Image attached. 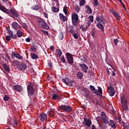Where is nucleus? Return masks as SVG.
I'll use <instances>...</instances> for the list:
<instances>
[{
    "label": "nucleus",
    "instance_id": "5",
    "mask_svg": "<svg viewBox=\"0 0 129 129\" xmlns=\"http://www.w3.org/2000/svg\"><path fill=\"white\" fill-rule=\"evenodd\" d=\"M58 109H60L61 110H63V111H65L68 113L71 112L73 110L72 107L70 105H61L59 106Z\"/></svg>",
    "mask_w": 129,
    "mask_h": 129
},
{
    "label": "nucleus",
    "instance_id": "57",
    "mask_svg": "<svg viewBox=\"0 0 129 129\" xmlns=\"http://www.w3.org/2000/svg\"><path fill=\"white\" fill-rule=\"evenodd\" d=\"M73 36L75 39H78V35H77L76 33H74Z\"/></svg>",
    "mask_w": 129,
    "mask_h": 129
},
{
    "label": "nucleus",
    "instance_id": "12",
    "mask_svg": "<svg viewBox=\"0 0 129 129\" xmlns=\"http://www.w3.org/2000/svg\"><path fill=\"white\" fill-rule=\"evenodd\" d=\"M62 81L66 85H70V86H73V82L71 80H70V79L69 78H66V79L63 78L62 79Z\"/></svg>",
    "mask_w": 129,
    "mask_h": 129
},
{
    "label": "nucleus",
    "instance_id": "59",
    "mask_svg": "<svg viewBox=\"0 0 129 129\" xmlns=\"http://www.w3.org/2000/svg\"><path fill=\"white\" fill-rule=\"evenodd\" d=\"M43 15L45 18H46V19H48V13H47L46 12H44Z\"/></svg>",
    "mask_w": 129,
    "mask_h": 129
},
{
    "label": "nucleus",
    "instance_id": "18",
    "mask_svg": "<svg viewBox=\"0 0 129 129\" xmlns=\"http://www.w3.org/2000/svg\"><path fill=\"white\" fill-rule=\"evenodd\" d=\"M12 27L14 29V30H16V31L19 29H21V28H22V26L21 25H19L18 23L17 22H13L12 24Z\"/></svg>",
    "mask_w": 129,
    "mask_h": 129
},
{
    "label": "nucleus",
    "instance_id": "61",
    "mask_svg": "<svg viewBox=\"0 0 129 129\" xmlns=\"http://www.w3.org/2000/svg\"><path fill=\"white\" fill-rule=\"evenodd\" d=\"M50 50L52 51V52L54 51V46H51L49 48Z\"/></svg>",
    "mask_w": 129,
    "mask_h": 129
},
{
    "label": "nucleus",
    "instance_id": "62",
    "mask_svg": "<svg viewBox=\"0 0 129 129\" xmlns=\"http://www.w3.org/2000/svg\"><path fill=\"white\" fill-rule=\"evenodd\" d=\"M48 65H49V67H50V68H52V67H53V66L52 65V62H49L48 63Z\"/></svg>",
    "mask_w": 129,
    "mask_h": 129
},
{
    "label": "nucleus",
    "instance_id": "19",
    "mask_svg": "<svg viewBox=\"0 0 129 129\" xmlns=\"http://www.w3.org/2000/svg\"><path fill=\"white\" fill-rule=\"evenodd\" d=\"M12 55L14 56V57H16V58H17V59H19V60H22V59H23V56L20 55V53L18 52H12Z\"/></svg>",
    "mask_w": 129,
    "mask_h": 129
},
{
    "label": "nucleus",
    "instance_id": "28",
    "mask_svg": "<svg viewBox=\"0 0 129 129\" xmlns=\"http://www.w3.org/2000/svg\"><path fill=\"white\" fill-rule=\"evenodd\" d=\"M77 77L78 79H82V78H83V73L80 71L78 72L77 74Z\"/></svg>",
    "mask_w": 129,
    "mask_h": 129
},
{
    "label": "nucleus",
    "instance_id": "17",
    "mask_svg": "<svg viewBox=\"0 0 129 129\" xmlns=\"http://www.w3.org/2000/svg\"><path fill=\"white\" fill-rule=\"evenodd\" d=\"M14 89L16 90V91H17V92H22L23 90H24V88L21 85H15L13 86Z\"/></svg>",
    "mask_w": 129,
    "mask_h": 129
},
{
    "label": "nucleus",
    "instance_id": "7",
    "mask_svg": "<svg viewBox=\"0 0 129 129\" xmlns=\"http://www.w3.org/2000/svg\"><path fill=\"white\" fill-rule=\"evenodd\" d=\"M96 20L98 23H101L103 25H105V18L103 15L98 14L96 17Z\"/></svg>",
    "mask_w": 129,
    "mask_h": 129
},
{
    "label": "nucleus",
    "instance_id": "24",
    "mask_svg": "<svg viewBox=\"0 0 129 129\" xmlns=\"http://www.w3.org/2000/svg\"><path fill=\"white\" fill-rule=\"evenodd\" d=\"M16 34L17 38H21V37H23L24 35V33H23L20 29L17 30Z\"/></svg>",
    "mask_w": 129,
    "mask_h": 129
},
{
    "label": "nucleus",
    "instance_id": "42",
    "mask_svg": "<svg viewBox=\"0 0 129 129\" xmlns=\"http://www.w3.org/2000/svg\"><path fill=\"white\" fill-rule=\"evenodd\" d=\"M89 22L90 23H93V21H94V18H93V16L91 15V16H90L89 17Z\"/></svg>",
    "mask_w": 129,
    "mask_h": 129
},
{
    "label": "nucleus",
    "instance_id": "41",
    "mask_svg": "<svg viewBox=\"0 0 129 129\" xmlns=\"http://www.w3.org/2000/svg\"><path fill=\"white\" fill-rule=\"evenodd\" d=\"M58 97H59V96H58V95H57L56 94H54L52 95V99L56 100L58 98Z\"/></svg>",
    "mask_w": 129,
    "mask_h": 129
},
{
    "label": "nucleus",
    "instance_id": "15",
    "mask_svg": "<svg viewBox=\"0 0 129 129\" xmlns=\"http://www.w3.org/2000/svg\"><path fill=\"white\" fill-rule=\"evenodd\" d=\"M27 67H28L26 63H21L18 66L17 68L19 70H20V71H25V69H26Z\"/></svg>",
    "mask_w": 129,
    "mask_h": 129
},
{
    "label": "nucleus",
    "instance_id": "10",
    "mask_svg": "<svg viewBox=\"0 0 129 129\" xmlns=\"http://www.w3.org/2000/svg\"><path fill=\"white\" fill-rule=\"evenodd\" d=\"M79 66L81 68V70L85 73H87V71L89 69L88 66L85 63H79Z\"/></svg>",
    "mask_w": 129,
    "mask_h": 129
},
{
    "label": "nucleus",
    "instance_id": "37",
    "mask_svg": "<svg viewBox=\"0 0 129 129\" xmlns=\"http://www.w3.org/2000/svg\"><path fill=\"white\" fill-rule=\"evenodd\" d=\"M85 4H86V1H85V0H81L79 5L80 6V7H83V6H84Z\"/></svg>",
    "mask_w": 129,
    "mask_h": 129
},
{
    "label": "nucleus",
    "instance_id": "26",
    "mask_svg": "<svg viewBox=\"0 0 129 129\" xmlns=\"http://www.w3.org/2000/svg\"><path fill=\"white\" fill-rule=\"evenodd\" d=\"M3 67L5 69V71L7 72H10V66H9V65L6 63H3Z\"/></svg>",
    "mask_w": 129,
    "mask_h": 129
},
{
    "label": "nucleus",
    "instance_id": "43",
    "mask_svg": "<svg viewBox=\"0 0 129 129\" xmlns=\"http://www.w3.org/2000/svg\"><path fill=\"white\" fill-rule=\"evenodd\" d=\"M110 12L114 16V17H117V16H118V14H117L116 12H115L113 10H111Z\"/></svg>",
    "mask_w": 129,
    "mask_h": 129
},
{
    "label": "nucleus",
    "instance_id": "49",
    "mask_svg": "<svg viewBox=\"0 0 129 129\" xmlns=\"http://www.w3.org/2000/svg\"><path fill=\"white\" fill-rule=\"evenodd\" d=\"M114 43L115 45V46L117 45V43H118V39L117 38H115L114 39Z\"/></svg>",
    "mask_w": 129,
    "mask_h": 129
},
{
    "label": "nucleus",
    "instance_id": "29",
    "mask_svg": "<svg viewBox=\"0 0 129 129\" xmlns=\"http://www.w3.org/2000/svg\"><path fill=\"white\" fill-rule=\"evenodd\" d=\"M85 8L86 9V12L88 14H92V9L89 7V6L87 5L85 6Z\"/></svg>",
    "mask_w": 129,
    "mask_h": 129
},
{
    "label": "nucleus",
    "instance_id": "32",
    "mask_svg": "<svg viewBox=\"0 0 129 129\" xmlns=\"http://www.w3.org/2000/svg\"><path fill=\"white\" fill-rule=\"evenodd\" d=\"M12 65L13 66H19V65H20V61H19L18 60H14L12 62Z\"/></svg>",
    "mask_w": 129,
    "mask_h": 129
},
{
    "label": "nucleus",
    "instance_id": "4",
    "mask_svg": "<svg viewBox=\"0 0 129 129\" xmlns=\"http://www.w3.org/2000/svg\"><path fill=\"white\" fill-rule=\"evenodd\" d=\"M90 89L92 93L94 94H96V95H102V89L101 87H98V90L95 89V87L92 85H90Z\"/></svg>",
    "mask_w": 129,
    "mask_h": 129
},
{
    "label": "nucleus",
    "instance_id": "38",
    "mask_svg": "<svg viewBox=\"0 0 129 129\" xmlns=\"http://www.w3.org/2000/svg\"><path fill=\"white\" fill-rule=\"evenodd\" d=\"M48 115L49 116H51L53 117L55 115V112L53 111H50L49 112H48Z\"/></svg>",
    "mask_w": 129,
    "mask_h": 129
},
{
    "label": "nucleus",
    "instance_id": "44",
    "mask_svg": "<svg viewBox=\"0 0 129 129\" xmlns=\"http://www.w3.org/2000/svg\"><path fill=\"white\" fill-rule=\"evenodd\" d=\"M94 1V4L93 5L94 7H97L98 6V0H93Z\"/></svg>",
    "mask_w": 129,
    "mask_h": 129
},
{
    "label": "nucleus",
    "instance_id": "2",
    "mask_svg": "<svg viewBox=\"0 0 129 129\" xmlns=\"http://www.w3.org/2000/svg\"><path fill=\"white\" fill-rule=\"evenodd\" d=\"M120 103L121 104L123 110L125 112V113H126L128 110V106H127V100L126 97L124 95L120 96Z\"/></svg>",
    "mask_w": 129,
    "mask_h": 129
},
{
    "label": "nucleus",
    "instance_id": "27",
    "mask_svg": "<svg viewBox=\"0 0 129 129\" xmlns=\"http://www.w3.org/2000/svg\"><path fill=\"white\" fill-rule=\"evenodd\" d=\"M56 57H58V58L61 57V55H62V51H61L60 49H56Z\"/></svg>",
    "mask_w": 129,
    "mask_h": 129
},
{
    "label": "nucleus",
    "instance_id": "56",
    "mask_svg": "<svg viewBox=\"0 0 129 129\" xmlns=\"http://www.w3.org/2000/svg\"><path fill=\"white\" fill-rule=\"evenodd\" d=\"M26 42H27V43H30L31 42V38L30 37H28L25 39Z\"/></svg>",
    "mask_w": 129,
    "mask_h": 129
},
{
    "label": "nucleus",
    "instance_id": "31",
    "mask_svg": "<svg viewBox=\"0 0 129 129\" xmlns=\"http://www.w3.org/2000/svg\"><path fill=\"white\" fill-rule=\"evenodd\" d=\"M74 7L76 10V13H79L80 9H79V7H78V6H77V3H75V5H74Z\"/></svg>",
    "mask_w": 129,
    "mask_h": 129
},
{
    "label": "nucleus",
    "instance_id": "23",
    "mask_svg": "<svg viewBox=\"0 0 129 129\" xmlns=\"http://www.w3.org/2000/svg\"><path fill=\"white\" fill-rule=\"evenodd\" d=\"M9 36L11 37V39H14L16 40L17 39V34H14V32L12 30L9 31L8 32Z\"/></svg>",
    "mask_w": 129,
    "mask_h": 129
},
{
    "label": "nucleus",
    "instance_id": "1",
    "mask_svg": "<svg viewBox=\"0 0 129 129\" xmlns=\"http://www.w3.org/2000/svg\"><path fill=\"white\" fill-rule=\"evenodd\" d=\"M0 10L2 11V12H3V13H5V14L9 15L10 17H12V18H13V17H15V18H19V14H18V12H17V11L12 9H11L9 10L1 3Z\"/></svg>",
    "mask_w": 129,
    "mask_h": 129
},
{
    "label": "nucleus",
    "instance_id": "9",
    "mask_svg": "<svg viewBox=\"0 0 129 129\" xmlns=\"http://www.w3.org/2000/svg\"><path fill=\"white\" fill-rule=\"evenodd\" d=\"M27 91L28 96H32L34 94V88L32 84H29L27 86Z\"/></svg>",
    "mask_w": 129,
    "mask_h": 129
},
{
    "label": "nucleus",
    "instance_id": "34",
    "mask_svg": "<svg viewBox=\"0 0 129 129\" xmlns=\"http://www.w3.org/2000/svg\"><path fill=\"white\" fill-rule=\"evenodd\" d=\"M63 12L66 16H68V10H67V6H66L63 7Z\"/></svg>",
    "mask_w": 129,
    "mask_h": 129
},
{
    "label": "nucleus",
    "instance_id": "20",
    "mask_svg": "<svg viewBox=\"0 0 129 129\" xmlns=\"http://www.w3.org/2000/svg\"><path fill=\"white\" fill-rule=\"evenodd\" d=\"M103 25H104L103 23H102L101 22H98V23L96 24V27L100 30H101L102 32H103V31H104V27L103 26Z\"/></svg>",
    "mask_w": 129,
    "mask_h": 129
},
{
    "label": "nucleus",
    "instance_id": "54",
    "mask_svg": "<svg viewBox=\"0 0 129 129\" xmlns=\"http://www.w3.org/2000/svg\"><path fill=\"white\" fill-rule=\"evenodd\" d=\"M91 36H92V37H93V38H94V37H95V32L93 30L92 31Z\"/></svg>",
    "mask_w": 129,
    "mask_h": 129
},
{
    "label": "nucleus",
    "instance_id": "33",
    "mask_svg": "<svg viewBox=\"0 0 129 129\" xmlns=\"http://www.w3.org/2000/svg\"><path fill=\"white\" fill-rule=\"evenodd\" d=\"M31 9L34 11H39V5H34L33 6H32Z\"/></svg>",
    "mask_w": 129,
    "mask_h": 129
},
{
    "label": "nucleus",
    "instance_id": "11",
    "mask_svg": "<svg viewBox=\"0 0 129 129\" xmlns=\"http://www.w3.org/2000/svg\"><path fill=\"white\" fill-rule=\"evenodd\" d=\"M85 97L87 100H91L92 97H93V94H92V93H91L90 91H87L85 92Z\"/></svg>",
    "mask_w": 129,
    "mask_h": 129
},
{
    "label": "nucleus",
    "instance_id": "3",
    "mask_svg": "<svg viewBox=\"0 0 129 129\" xmlns=\"http://www.w3.org/2000/svg\"><path fill=\"white\" fill-rule=\"evenodd\" d=\"M37 24L39 28L45 29V30H49L50 29V26L47 24L46 21L43 20V19L38 18L37 19Z\"/></svg>",
    "mask_w": 129,
    "mask_h": 129
},
{
    "label": "nucleus",
    "instance_id": "40",
    "mask_svg": "<svg viewBox=\"0 0 129 129\" xmlns=\"http://www.w3.org/2000/svg\"><path fill=\"white\" fill-rule=\"evenodd\" d=\"M4 101H8V100L10 99V97L8 95H5L3 98Z\"/></svg>",
    "mask_w": 129,
    "mask_h": 129
},
{
    "label": "nucleus",
    "instance_id": "53",
    "mask_svg": "<svg viewBox=\"0 0 129 129\" xmlns=\"http://www.w3.org/2000/svg\"><path fill=\"white\" fill-rule=\"evenodd\" d=\"M70 32L71 34H73V33H74V28H73V27H72V28H71V30H70Z\"/></svg>",
    "mask_w": 129,
    "mask_h": 129
},
{
    "label": "nucleus",
    "instance_id": "52",
    "mask_svg": "<svg viewBox=\"0 0 129 129\" xmlns=\"http://www.w3.org/2000/svg\"><path fill=\"white\" fill-rule=\"evenodd\" d=\"M42 33H43V34H45V35H48L49 33L48 32V31H46L44 30H41Z\"/></svg>",
    "mask_w": 129,
    "mask_h": 129
},
{
    "label": "nucleus",
    "instance_id": "36",
    "mask_svg": "<svg viewBox=\"0 0 129 129\" xmlns=\"http://www.w3.org/2000/svg\"><path fill=\"white\" fill-rule=\"evenodd\" d=\"M58 38L59 40H63V39H64V35H63V33H62V32H59Z\"/></svg>",
    "mask_w": 129,
    "mask_h": 129
},
{
    "label": "nucleus",
    "instance_id": "39",
    "mask_svg": "<svg viewBox=\"0 0 129 129\" xmlns=\"http://www.w3.org/2000/svg\"><path fill=\"white\" fill-rule=\"evenodd\" d=\"M103 121L104 123H106V124L109 122V121H108V118H107V116L103 119Z\"/></svg>",
    "mask_w": 129,
    "mask_h": 129
},
{
    "label": "nucleus",
    "instance_id": "45",
    "mask_svg": "<svg viewBox=\"0 0 129 129\" xmlns=\"http://www.w3.org/2000/svg\"><path fill=\"white\" fill-rule=\"evenodd\" d=\"M101 117H102V119H103L106 117H107L106 115H105V113H104V112H102L101 114Z\"/></svg>",
    "mask_w": 129,
    "mask_h": 129
},
{
    "label": "nucleus",
    "instance_id": "50",
    "mask_svg": "<svg viewBox=\"0 0 129 129\" xmlns=\"http://www.w3.org/2000/svg\"><path fill=\"white\" fill-rule=\"evenodd\" d=\"M116 122L120 123V121H121V118L119 117H117L116 118Z\"/></svg>",
    "mask_w": 129,
    "mask_h": 129
},
{
    "label": "nucleus",
    "instance_id": "8",
    "mask_svg": "<svg viewBox=\"0 0 129 129\" xmlns=\"http://www.w3.org/2000/svg\"><path fill=\"white\" fill-rule=\"evenodd\" d=\"M79 20L78 15L76 13L72 15V24L74 26H77V23Z\"/></svg>",
    "mask_w": 129,
    "mask_h": 129
},
{
    "label": "nucleus",
    "instance_id": "60",
    "mask_svg": "<svg viewBox=\"0 0 129 129\" xmlns=\"http://www.w3.org/2000/svg\"><path fill=\"white\" fill-rule=\"evenodd\" d=\"M31 49L32 50V51H36V50H37V48L35 47V46H32Z\"/></svg>",
    "mask_w": 129,
    "mask_h": 129
},
{
    "label": "nucleus",
    "instance_id": "63",
    "mask_svg": "<svg viewBox=\"0 0 129 129\" xmlns=\"http://www.w3.org/2000/svg\"><path fill=\"white\" fill-rule=\"evenodd\" d=\"M117 20H118V21H119L120 20V16L119 15H118L116 17Z\"/></svg>",
    "mask_w": 129,
    "mask_h": 129
},
{
    "label": "nucleus",
    "instance_id": "16",
    "mask_svg": "<svg viewBox=\"0 0 129 129\" xmlns=\"http://www.w3.org/2000/svg\"><path fill=\"white\" fill-rule=\"evenodd\" d=\"M83 123L88 127H90V125H91V120L87 119V118H84Z\"/></svg>",
    "mask_w": 129,
    "mask_h": 129
},
{
    "label": "nucleus",
    "instance_id": "47",
    "mask_svg": "<svg viewBox=\"0 0 129 129\" xmlns=\"http://www.w3.org/2000/svg\"><path fill=\"white\" fill-rule=\"evenodd\" d=\"M22 27L25 30H27V29H28V25L26 23H23L22 24Z\"/></svg>",
    "mask_w": 129,
    "mask_h": 129
},
{
    "label": "nucleus",
    "instance_id": "13",
    "mask_svg": "<svg viewBox=\"0 0 129 129\" xmlns=\"http://www.w3.org/2000/svg\"><path fill=\"white\" fill-rule=\"evenodd\" d=\"M108 92L110 96H113L115 94V91H114V88L112 86H109L107 88Z\"/></svg>",
    "mask_w": 129,
    "mask_h": 129
},
{
    "label": "nucleus",
    "instance_id": "55",
    "mask_svg": "<svg viewBox=\"0 0 129 129\" xmlns=\"http://www.w3.org/2000/svg\"><path fill=\"white\" fill-rule=\"evenodd\" d=\"M123 126H125L127 129H129V124H125L124 123H123Z\"/></svg>",
    "mask_w": 129,
    "mask_h": 129
},
{
    "label": "nucleus",
    "instance_id": "58",
    "mask_svg": "<svg viewBox=\"0 0 129 129\" xmlns=\"http://www.w3.org/2000/svg\"><path fill=\"white\" fill-rule=\"evenodd\" d=\"M6 59H8V60H9V61H10V60H11V58H10V55H9V54H6Z\"/></svg>",
    "mask_w": 129,
    "mask_h": 129
},
{
    "label": "nucleus",
    "instance_id": "48",
    "mask_svg": "<svg viewBox=\"0 0 129 129\" xmlns=\"http://www.w3.org/2000/svg\"><path fill=\"white\" fill-rule=\"evenodd\" d=\"M11 38H12V37H11L10 36H6V39L7 42H10V41H11Z\"/></svg>",
    "mask_w": 129,
    "mask_h": 129
},
{
    "label": "nucleus",
    "instance_id": "35",
    "mask_svg": "<svg viewBox=\"0 0 129 129\" xmlns=\"http://www.w3.org/2000/svg\"><path fill=\"white\" fill-rule=\"evenodd\" d=\"M52 12L53 13H57V12H59V9H57L56 7H52L51 8Z\"/></svg>",
    "mask_w": 129,
    "mask_h": 129
},
{
    "label": "nucleus",
    "instance_id": "51",
    "mask_svg": "<svg viewBox=\"0 0 129 129\" xmlns=\"http://www.w3.org/2000/svg\"><path fill=\"white\" fill-rule=\"evenodd\" d=\"M60 59L61 61H62L63 63H66V60H65V57H64V56L62 55Z\"/></svg>",
    "mask_w": 129,
    "mask_h": 129
},
{
    "label": "nucleus",
    "instance_id": "22",
    "mask_svg": "<svg viewBox=\"0 0 129 129\" xmlns=\"http://www.w3.org/2000/svg\"><path fill=\"white\" fill-rule=\"evenodd\" d=\"M59 18L61 21H62V22H66L68 20L67 17L64 16L62 13L59 14Z\"/></svg>",
    "mask_w": 129,
    "mask_h": 129
},
{
    "label": "nucleus",
    "instance_id": "6",
    "mask_svg": "<svg viewBox=\"0 0 129 129\" xmlns=\"http://www.w3.org/2000/svg\"><path fill=\"white\" fill-rule=\"evenodd\" d=\"M66 57L69 64H70V65H72V64L74 63V60L73 59V54L69 52H67L66 53Z\"/></svg>",
    "mask_w": 129,
    "mask_h": 129
},
{
    "label": "nucleus",
    "instance_id": "14",
    "mask_svg": "<svg viewBox=\"0 0 129 129\" xmlns=\"http://www.w3.org/2000/svg\"><path fill=\"white\" fill-rule=\"evenodd\" d=\"M38 118H39L41 121H45L47 120V115L44 113L41 112L39 114Z\"/></svg>",
    "mask_w": 129,
    "mask_h": 129
},
{
    "label": "nucleus",
    "instance_id": "64",
    "mask_svg": "<svg viewBox=\"0 0 129 129\" xmlns=\"http://www.w3.org/2000/svg\"><path fill=\"white\" fill-rule=\"evenodd\" d=\"M92 129H97V128H96V127H95V126L94 125H92Z\"/></svg>",
    "mask_w": 129,
    "mask_h": 129
},
{
    "label": "nucleus",
    "instance_id": "25",
    "mask_svg": "<svg viewBox=\"0 0 129 129\" xmlns=\"http://www.w3.org/2000/svg\"><path fill=\"white\" fill-rule=\"evenodd\" d=\"M106 123L102 122L101 124H99V127L101 129H106L107 128V126Z\"/></svg>",
    "mask_w": 129,
    "mask_h": 129
},
{
    "label": "nucleus",
    "instance_id": "21",
    "mask_svg": "<svg viewBox=\"0 0 129 129\" xmlns=\"http://www.w3.org/2000/svg\"><path fill=\"white\" fill-rule=\"evenodd\" d=\"M108 123L112 128H116V125H115V122H114V121L110 119Z\"/></svg>",
    "mask_w": 129,
    "mask_h": 129
},
{
    "label": "nucleus",
    "instance_id": "46",
    "mask_svg": "<svg viewBox=\"0 0 129 129\" xmlns=\"http://www.w3.org/2000/svg\"><path fill=\"white\" fill-rule=\"evenodd\" d=\"M80 28L82 29V32H86V28L83 25H81Z\"/></svg>",
    "mask_w": 129,
    "mask_h": 129
},
{
    "label": "nucleus",
    "instance_id": "30",
    "mask_svg": "<svg viewBox=\"0 0 129 129\" xmlns=\"http://www.w3.org/2000/svg\"><path fill=\"white\" fill-rule=\"evenodd\" d=\"M31 57L33 60H37V59H38L39 58V56L38 55H37V54H36V53H32L31 54Z\"/></svg>",
    "mask_w": 129,
    "mask_h": 129
}]
</instances>
